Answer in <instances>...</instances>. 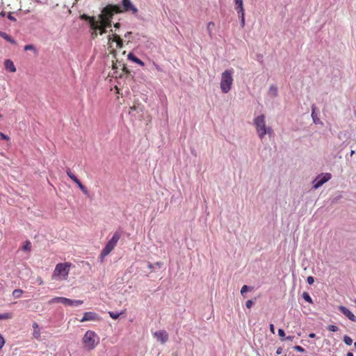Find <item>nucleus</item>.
<instances>
[{
  "label": "nucleus",
  "instance_id": "1",
  "mask_svg": "<svg viewBox=\"0 0 356 356\" xmlns=\"http://www.w3.org/2000/svg\"><path fill=\"white\" fill-rule=\"evenodd\" d=\"M71 263L65 262L58 264L52 274V279L56 280H66L68 277Z\"/></svg>",
  "mask_w": 356,
  "mask_h": 356
},
{
  "label": "nucleus",
  "instance_id": "2",
  "mask_svg": "<svg viewBox=\"0 0 356 356\" xmlns=\"http://www.w3.org/2000/svg\"><path fill=\"white\" fill-rule=\"evenodd\" d=\"M254 124L256 127L257 133L261 139H262L266 134H268L270 136L273 135V129L266 125L265 116L264 115L255 118L254 119Z\"/></svg>",
  "mask_w": 356,
  "mask_h": 356
},
{
  "label": "nucleus",
  "instance_id": "3",
  "mask_svg": "<svg viewBox=\"0 0 356 356\" xmlns=\"http://www.w3.org/2000/svg\"><path fill=\"white\" fill-rule=\"evenodd\" d=\"M83 345L85 349L88 350H93L99 343V337L97 334L92 330H88L83 337Z\"/></svg>",
  "mask_w": 356,
  "mask_h": 356
},
{
  "label": "nucleus",
  "instance_id": "4",
  "mask_svg": "<svg viewBox=\"0 0 356 356\" xmlns=\"http://www.w3.org/2000/svg\"><path fill=\"white\" fill-rule=\"evenodd\" d=\"M232 74V70H227L222 74L220 85L223 93H227L232 88L234 81Z\"/></svg>",
  "mask_w": 356,
  "mask_h": 356
},
{
  "label": "nucleus",
  "instance_id": "5",
  "mask_svg": "<svg viewBox=\"0 0 356 356\" xmlns=\"http://www.w3.org/2000/svg\"><path fill=\"white\" fill-rule=\"evenodd\" d=\"M120 236L121 235L120 232H116L114 233L111 240H109L107 242L106 245L103 248L101 252L100 258L102 261H103L104 258L108 254H109L111 252V251L115 248L119 239L120 238Z\"/></svg>",
  "mask_w": 356,
  "mask_h": 356
},
{
  "label": "nucleus",
  "instance_id": "6",
  "mask_svg": "<svg viewBox=\"0 0 356 356\" xmlns=\"http://www.w3.org/2000/svg\"><path fill=\"white\" fill-rule=\"evenodd\" d=\"M122 10L118 5H108L102 11V13L98 15V18L110 19L113 18L115 13H120Z\"/></svg>",
  "mask_w": 356,
  "mask_h": 356
},
{
  "label": "nucleus",
  "instance_id": "7",
  "mask_svg": "<svg viewBox=\"0 0 356 356\" xmlns=\"http://www.w3.org/2000/svg\"><path fill=\"white\" fill-rule=\"evenodd\" d=\"M83 302V301L80 300H71L64 297H55L49 300L48 304L62 303L65 306H79L82 305Z\"/></svg>",
  "mask_w": 356,
  "mask_h": 356
},
{
  "label": "nucleus",
  "instance_id": "8",
  "mask_svg": "<svg viewBox=\"0 0 356 356\" xmlns=\"http://www.w3.org/2000/svg\"><path fill=\"white\" fill-rule=\"evenodd\" d=\"M331 178L332 175L329 172L318 175L313 181V188L315 189L318 188L325 182L328 181Z\"/></svg>",
  "mask_w": 356,
  "mask_h": 356
},
{
  "label": "nucleus",
  "instance_id": "9",
  "mask_svg": "<svg viewBox=\"0 0 356 356\" xmlns=\"http://www.w3.org/2000/svg\"><path fill=\"white\" fill-rule=\"evenodd\" d=\"M94 28H90L92 29L91 37L95 39L97 37L99 31V35H103L106 31V28H105L102 24L99 23L98 21H95Z\"/></svg>",
  "mask_w": 356,
  "mask_h": 356
},
{
  "label": "nucleus",
  "instance_id": "10",
  "mask_svg": "<svg viewBox=\"0 0 356 356\" xmlns=\"http://www.w3.org/2000/svg\"><path fill=\"white\" fill-rule=\"evenodd\" d=\"M66 173L67 176L74 182L76 183L80 190L86 195H88V191L87 188L82 184V183L76 178V177L71 172L70 168H67Z\"/></svg>",
  "mask_w": 356,
  "mask_h": 356
},
{
  "label": "nucleus",
  "instance_id": "11",
  "mask_svg": "<svg viewBox=\"0 0 356 356\" xmlns=\"http://www.w3.org/2000/svg\"><path fill=\"white\" fill-rule=\"evenodd\" d=\"M122 4L123 10L122 12H131L133 14L138 13L137 8L131 3L130 0H122Z\"/></svg>",
  "mask_w": 356,
  "mask_h": 356
},
{
  "label": "nucleus",
  "instance_id": "12",
  "mask_svg": "<svg viewBox=\"0 0 356 356\" xmlns=\"http://www.w3.org/2000/svg\"><path fill=\"white\" fill-rule=\"evenodd\" d=\"M154 338L161 343H165L168 340V334L165 330H159L153 334Z\"/></svg>",
  "mask_w": 356,
  "mask_h": 356
},
{
  "label": "nucleus",
  "instance_id": "13",
  "mask_svg": "<svg viewBox=\"0 0 356 356\" xmlns=\"http://www.w3.org/2000/svg\"><path fill=\"white\" fill-rule=\"evenodd\" d=\"M100 317L99 316L95 313L91 312H87L83 314V318L80 320L81 322H85L88 321H99Z\"/></svg>",
  "mask_w": 356,
  "mask_h": 356
},
{
  "label": "nucleus",
  "instance_id": "14",
  "mask_svg": "<svg viewBox=\"0 0 356 356\" xmlns=\"http://www.w3.org/2000/svg\"><path fill=\"white\" fill-rule=\"evenodd\" d=\"M339 310L346 316L350 321L353 322H356V316L352 313V312L348 309L347 307L344 306H339L338 307Z\"/></svg>",
  "mask_w": 356,
  "mask_h": 356
},
{
  "label": "nucleus",
  "instance_id": "15",
  "mask_svg": "<svg viewBox=\"0 0 356 356\" xmlns=\"http://www.w3.org/2000/svg\"><path fill=\"white\" fill-rule=\"evenodd\" d=\"M4 66L5 68L10 72H16V67L14 65V63L10 59H7L4 61Z\"/></svg>",
  "mask_w": 356,
  "mask_h": 356
},
{
  "label": "nucleus",
  "instance_id": "16",
  "mask_svg": "<svg viewBox=\"0 0 356 356\" xmlns=\"http://www.w3.org/2000/svg\"><path fill=\"white\" fill-rule=\"evenodd\" d=\"M235 9L238 13H244L243 0H234Z\"/></svg>",
  "mask_w": 356,
  "mask_h": 356
},
{
  "label": "nucleus",
  "instance_id": "17",
  "mask_svg": "<svg viewBox=\"0 0 356 356\" xmlns=\"http://www.w3.org/2000/svg\"><path fill=\"white\" fill-rule=\"evenodd\" d=\"M128 59L140 65V66H144L145 65L144 63L140 59L135 56L132 53H129L128 54Z\"/></svg>",
  "mask_w": 356,
  "mask_h": 356
},
{
  "label": "nucleus",
  "instance_id": "18",
  "mask_svg": "<svg viewBox=\"0 0 356 356\" xmlns=\"http://www.w3.org/2000/svg\"><path fill=\"white\" fill-rule=\"evenodd\" d=\"M81 19L88 20L90 28H94L95 22L97 20L95 17H90L84 14L81 15Z\"/></svg>",
  "mask_w": 356,
  "mask_h": 356
},
{
  "label": "nucleus",
  "instance_id": "19",
  "mask_svg": "<svg viewBox=\"0 0 356 356\" xmlns=\"http://www.w3.org/2000/svg\"><path fill=\"white\" fill-rule=\"evenodd\" d=\"M97 21L99 22L106 29L111 26V19H110L98 18Z\"/></svg>",
  "mask_w": 356,
  "mask_h": 356
},
{
  "label": "nucleus",
  "instance_id": "20",
  "mask_svg": "<svg viewBox=\"0 0 356 356\" xmlns=\"http://www.w3.org/2000/svg\"><path fill=\"white\" fill-rule=\"evenodd\" d=\"M0 37L4 38L6 41L11 44H16V41L5 32L0 31Z\"/></svg>",
  "mask_w": 356,
  "mask_h": 356
},
{
  "label": "nucleus",
  "instance_id": "21",
  "mask_svg": "<svg viewBox=\"0 0 356 356\" xmlns=\"http://www.w3.org/2000/svg\"><path fill=\"white\" fill-rule=\"evenodd\" d=\"M31 243L29 241H26L22 246V250L30 252L31 250Z\"/></svg>",
  "mask_w": 356,
  "mask_h": 356
},
{
  "label": "nucleus",
  "instance_id": "22",
  "mask_svg": "<svg viewBox=\"0 0 356 356\" xmlns=\"http://www.w3.org/2000/svg\"><path fill=\"white\" fill-rule=\"evenodd\" d=\"M269 95L272 97H276L277 95V88L274 86H271L269 88Z\"/></svg>",
  "mask_w": 356,
  "mask_h": 356
},
{
  "label": "nucleus",
  "instance_id": "23",
  "mask_svg": "<svg viewBox=\"0 0 356 356\" xmlns=\"http://www.w3.org/2000/svg\"><path fill=\"white\" fill-rule=\"evenodd\" d=\"M214 26H215V24L213 22H210L207 24V31H208V33L210 37L212 36V31H213V29L214 28Z\"/></svg>",
  "mask_w": 356,
  "mask_h": 356
},
{
  "label": "nucleus",
  "instance_id": "24",
  "mask_svg": "<svg viewBox=\"0 0 356 356\" xmlns=\"http://www.w3.org/2000/svg\"><path fill=\"white\" fill-rule=\"evenodd\" d=\"M23 291L22 289H15L13 291V296L15 298H19L23 294Z\"/></svg>",
  "mask_w": 356,
  "mask_h": 356
},
{
  "label": "nucleus",
  "instance_id": "25",
  "mask_svg": "<svg viewBox=\"0 0 356 356\" xmlns=\"http://www.w3.org/2000/svg\"><path fill=\"white\" fill-rule=\"evenodd\" d=\"M13 318L12 313L6 312L3 314H0V320H6V319H10Z\"/></svg>",
  "mask_w": 356,
  "mask_h": 356
},
{
  "label": "nucleus",
  "instance_id": "26",
  "mask_svg": "<svg viewBox=\"0 0 356 356\" xmlns=\"http://www.w3.org/2000/svg\"><path fill=\"white\" fill-rule=\"evenodd\" d=\"M302 298L307 302L312 303V299L311 296H309V294L307 292H304L302 293Z\"/></svg>",
  "mask_w": 356,
  "mask_h": 356
},
{
  "label": "nucleus",
  "instance_id": "27",
  "mask_svg": "<svg viewBox=\"0 0 356 356\" xmlns=\"http://www.w3.org/2000/svg\"><path fill=\"white\" fill-rule=\"evenodd\" d=\"M343 341L346 345L350 346L353 343V339L349 336L345 335L343 337Z\"/></svg>",
  "mask_w": 356,
  "mask_h": 356
},
{
  "label": "nucleus",
  "instance_id": "28",
  "mask_svg": "<svg viewBox=\"0 0 356 356\" xmlns=\"http://www.w3.org/2000/svg\"><path fill=\"white\" fill-rule=\"evenodd\" d=\"M120 39H121V38L117 34H113L112 38L111 36L108 37V41L112 40L113 42H115L118 41Z\"/></svg>",
  "mask_w": 356,
  "mask_h": 356
},
{
  "label": "nucleus",
  "instance_id": "29",
  "mask_svg": "<svg viewBox=\"0 0 356 356\" xmlns=\"http://www.w3.org/2000/svg\"><path fill=\"white\" fill-rule=\"evenodd\" d=\"M327 330L330 332H337L339 330V328L336 325H328L327 327Z\"/></svg>",
  "mask_w": 356,
  "mask_h": 356
},
{
  "label": "nucleus",
  "instance_id": "30",
  "mask_svg": "<svg viewBox=\"0 0 356 356\" xmlns=\"http://www.w3.org/2000/svg\"><path fill=\"white\" fill-rule=\"evenodd\" d=\"M238 14H239V17L241 18V26L244 27V26H245V12L244 13H238Z\"/></svg>",
  "mask_w": 356,
  "mask_h": 356
},
{
  "label": "nucleus",
  "instance_id": "31",
  "mask_svg": "<svg viewBox=\"0 0 356 356\" xmlns=\"http://www.w3.org/2000/svg\"><path fill=\"white\" fill-rule=\"evenodd\" d=\"M109 314V316L113 318V319H118L120 315V314L119 313H115V312H108Z\"/></svg>",
  "mask_w": 356,
  "mask_h": 356
},
{
  "label": "nucleus",
  "instance_id": "32",
  "mask_svg": "<svg viewBox=\"0 0 356 356\" xmlns=\"http://www.w3.org/2000/svg\"><path fill=\"white\" fill-rule=\"evenodd\" d=\"M33 336L35 339H38L40 337V332L38 329L34 330Z\"/></svg>",
  "mask_w": 356,
  "mask_h": 356
},
{
  "label": "nucleus",
  "instance_id": "33",
  "mask_svg": "<svg viewBox=\"0 0 356 356\" xmlns=\"http://www.w3.org/2000/svg\"><path fill=\"white\" fill-rule=\"evenodd\" d=\"M24 50L25 51L33 50V51H36V49H35V47L33 44H27V45H26L24 47Z\"/></svg>",
  "mask_w": 356,
  "mask_h": 356
},
{
  "label": "nucleus",
  "instance_id": "34",
  "mask_svg": "<svg viewBox=\"0 0 356 356\" xmlns=\"http://www.w3.org/2000/svg\"><path fill=\"white\" fill-rule=\"evenodd\" d=\"M294 349L298 351V352H300V353H303L305 352V349L302 347V346H296L294 347Z\"/></svg>",
  "mask_w": 356,
  "mask_h": 356
},
{
  "label": "nucleus",
  "instance_id": "35",
  "mask_svg": "<svg viewBox=\"0 0 356 356\" xmlns=\"http://www.w3.org/2000/svg\"><path fill=\"white\" fill-rule=\"evenodd\" d=\"M307 282L309 284H313L314 282V278L312 276H309L307 279Z\"/></svg>",
  "mask_w": 356,
  "mask_h": 356
},
{
  "label": "nucleus",
  "instance_id": "36",
  "mask_svg": "<svg viewBox=\"0 0 356 356\" xmlns=\"http://www.w3.org/2000/svg\"><path fill=\"white\" fill-rule=\"evenodd\" d=\"M4 344H5L4 338L2 337L1 334H0V350L3 348Z\"/></svg>",
  "mask_w": 356,
  "mask_h": 356
},
{
  "label": "nucleus",
  "instance_id": "37",
  "mask_svg": "<svg viewBox=\"0 0 356 356\" xmlns=\"http://www.w3.org/2000/svg\"><path fill=\"white\" fill-rule=\"evenodd\" d=\"M0 137L3 140H10V138L7 135H6V134H4L3 133H1V132H0Z\"/></svg>",
  "mask_w": 356,
  "mask_h": 356
},
{
  "label": "nucleus",
  "instance_id": "38",
  "mask_svg": "<svg viewBox=\"0 0 356 356\" xmlns=\"http://www.w3.org/2000/svg\"><path fill=\"white\" fill-rule=\"evenodd\" d=\"M117 47L122 48L123 47V41L121 39H120L118 41L116 42Z\"/></svg>",
  "mask_w": 356,
  "mask_h": 356
},
{
  "label": "nucleus",
  "instance_id": "39",
  "mask_svg": "<svg viewBox=\"0 0 356 356\" xmlns=\"http://www.w3.org/2000/svg\"><path fill=\"white\" fill-rule=\"evenodd\" d=\"M253 305V302L251 300H248L246 301L245 302V306L248 307V308H250L252 307Z\"/></svg>",
  "mask_w": 356,
  "mask_h": 356
},
{
  "label": "nucleus",
  "instance_id": "40",
  "mask_svg": "<svg viewBox=\"0 0 356 356\" xmlns=\"http://www.w3.org/2000/svg\"><path fill=\"white\" fill-rule=\"evenodd\" d=\"M248 290V286L247 285H244L242 286L241 293V294H243L245 292H246Z\"/></svg>",
  "mask_w": 356,
  "mask_h": 356
},
{
  "label": "nucleus",
  "instance_id": "41",
  "mask_svg": "<svg viewBox=\"0 0 356 356\" xmlns=\"http://www.w3.org/2000/svg\"><path fill=\"white\" fill-rule=\"evenodd\" d=\"M278 334L281 337H284L285 336V332H284V331L282 329H279L278 330Z\"/></svg>",
  "mask_w": 356,
  "mask_h": 356
},
{
  "label": "nucleus",
  "instance_id": "42",
  "mask_svg": "<svg viewBox=\"0 0 356 356\" xmlns=\"http://www.w3.org/2000/svg\"><path fill=\"white\" fill-rule=\"evenodd\" d=\"M312 118L314 120V122H316V116L315 112H314V107L312 108Z\"/></svg>",
  "mask_w": 356,
  "mask_h": 356
},
{
  "label": "nucleus",
  "instance_id": "43",
  "mask_svg": "<svg viewBox=\"0 0 356 356\" xmlns=\"http://www.w3.org/2000/svg\"><path fill=\"white\" fill-rule=\"evenodd\" d=\"M138 108V106H133L130 107L129 113H131L133 111H136Z\"/></svg>",
  "mask_w": 356,
  "mask_h": 356
},
{
  "label": "nucleus",
  "instance_id": "44",
  "mask_svg": "<svg viewBox=\"0 0 356 356\" xmlns=\"http://www.w3.org/2000/svg\"><path fill=\"white\" fill-rule=\"evenodd\" d=\"M270 330L273 334H275V327L273 324L270 325Z\"/></svg>",
  "mask_w": 356,
  "mask_h": 356
},
{
  "label": "nucleus",
  "instance_id": "45",
  "mask_svg": "<svg viewBox=\"0 0 356 356\" xmlns=\"http://www.w3.org/2000/svg\"><path fill=\"white\" fill-rule=\"evenodd\" d=\"M8 19L12 20V21H15L16 19L12 15V14H9L8 16Z\"/></svg>",
  "mask_w": 356,
  "mask_h": 356
},
{
  "label": "nucleus",
  "instance_id": "46",
  "mask_svg": "<svg viewBox=\"0 0 356 356\" xmlns=\"http://www.w3.org/2000/svg\"><path fill=\"white\" fill-rule=\"evenodd\" d=\"M122 70L123 72H124L125 74H129V70L124 65H123Z\"/></svg>",
  "mask_w": 356,
  "mask_h": 356
},
{
  "label": "nucleus",
  "instance_id": "47",
  "mask_svg": "<svg viewBox=\"0 0 356 356\" xmlns=\"http://www.w3.org/2000/svg\"><path fill=\"white\" fill-rule=\"evenodd\" d=\"M33 327L34 330H36V329H38V324L37 323H33Z\"/></svg>",
  "mask_w": 356,
  "mask_h": 356
},
{
  "label": "nucleus",
  "instance_id": "48",
  "mask_svg": "<svg viewBox=\"0 0 356 356\" xmlns=\"http://www.w3.org/2000/svg\"><path fill=\"white\" fill-rule=\"evenodd\" d=\"M282 349L281 348H277L276 353L277 355L281 354Z\"/></svg>",
  "mask_w": 356,
  "mask_h": 356
},
{
  "label": "nucleus",
  "instance_id": "49",
  "mask_svg": "<svg viewBox=\"0 0 356 356\" xmlns=\"http://www.w3.org/2000/svg\"><path fill=\"white\" fill-rule=\"evenodd\" d=\"M316 337V334L314 333H310L309 334V338H314Z\"/></svg>",
  "mask_w": 356,
  "mask_h": 356
},
{
  "label": "nucleus",
  "instance_id": "50",
  "mask_svg": "<svg viewBox=\"0 0 356 356\" xmlns=\"http://www.w3.org/2000/svg\"><path fill=\"white\" fill-rule=\"evenodd\" d=\"M120 23H118V22H117V23H115V24H114V27H115V28H119V27H120Z\"/></svg>",
  "mask_w": 356,
  "mask_h": 356
},
{
  "label": "nucleus",
  "instance_id": "51",
  "mask_svg": "<svg viewBox=\"0 0 356 356\" xmlns=\"http://www.w3.org/2000/svg\"><path fill=\"white\" fill-rule=\"evenodd\" d=\"M346 355L347 356H353V354L350 352H348Z\"/></svg>",
  "mask_w": 356,
  "mask_h": 356
},
{
  "label": "nucleus",
  "instance_id": "52",
  "mask_svg": "<svg viewBox=\"0 0 356 356\" xmlns=\"http://www.w3.org/2000/svg\"><path fill=\"white\" fill-rule=\"evenodd\" d=\"M291 339H292L291 337H288L286 338V340H291Z\"/></svg>",
  "mask_w": 356,
  "mask_h": 356
},
{
  "label": "nucleus",
  "instance_id": "53",
  "mask_svg": "<svg viewBox=\"0 0 356 356\" xmlns=\"http://www.w3.org/2000/svg\"><path fill=\"white\" fill-rule=\"evenodd\" d=\"M39 284H42V280L39 281Z\"/></svg>",
  "mask_w": 356,
  "mask_h": 356
},
{
  "label": "nucleus",
  "instance_id": "54",
  "mask_svg": "<svg viewBox=\"0 0 356 356\" xmlns=\"http://www.w3.org/2000/svg\"><path fill=\"white\" fill-rule=\"evenodd\" d=\"M354 346L356 348V341L354 343Z\"/></svg>",
  "mask_w": 356,
  "mask_h": 356
},
{
  "label": "nucleus",
  "instance_id": "55",
  "mask_svg": "<svg viewBox=\"0 0 356 356\" xmlns=\"http://www.w3.org/2000/svg\"><path fill=\"white\" fill-rule=\"evenodd\" d=\"M0 117H1V115H0Z\"/></svg>",
  "mask_w": 356,
  "mask_h": 356
}]
</instances>
